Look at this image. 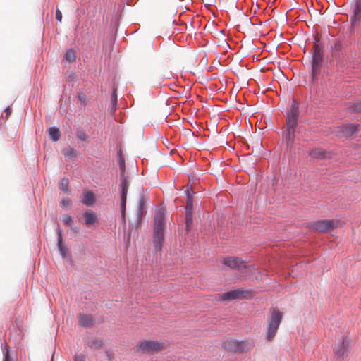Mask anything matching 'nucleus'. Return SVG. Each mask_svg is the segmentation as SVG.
<instances>
[{
    "mask_svg": "<svg viewBox=\"0 0 361 361\" xmlns=\"http://www.w3.org/2000/svg\"><path fill=\"white\" fill-rule=\"evenodd\" d=\"M5 111L6 113V116H8L10 114V112H11L10 111V108L9 107L6 108Z\"/></svg>",
    "mask_w": 361,
    "mask_h": 361,
    "instance_id": "38",
    "label": "nucleus"
},
{
    "mask_svg": "<svg viewBox=\"0 0 361 361\" xmlns=\"http://www.w3.org/2000/svg\"><path fill=\"white\" fill-rule=\"evenodd\" d=\"M84 224L87 226L95 224L98 221L97 216L93 210L89 209L84 213Z\"/></svg>",
    "mask_w": 361,
    "mask_h": 361,
    "instance_id": "12",
    "label": "nucleus"
},
{
    "mask_svg": "<svg viewBox=\"0 0 361 361\" xmlns=\"http://www.w3.org/2000/svg\"><path fill=\"white\" fill-rule=\"evenodd\" d=\"M324 56V49L319 41L315 39L314 44V54L312 63V75L314 78L322 64V59Z\"/></svg>",
    "mask_w": 361,
    "mask_h": 361,
    "instance_id": "5",
    "label": "nucleus"
},
{
    "mask_svg": "<svg viewBox=\"0 0 361 361\" xmlns=\"http://www.w3.org/2000/svg\"><path fill=\"white\" fill-rule=\"evenodd\" d=\"M4 361H13V358L10 356L8 349L5 353Z\"/></svg>",
    "mask_w": 361,
    "mask_h": 361,
    "instance_id": "33",
    "label": "nucleus"
},
{
    "mask_svg": "<svg viewBox=\"0 0 361 361\" xmlns=\"http://www.w3.org/2000/svg\"><path fill=\"white\" fill-rule=\"evenodd\" d=\"M78 98L81 102H85V95L83 93H81L78 95Z\"/></svg>",
    "mask_w": 361,
    "mask_h": 361,
    "instance_id": "37",
    "label": "nucleus"
},
{
    "mask_svg": "<svg viewBox=\"0 0 361 361\" xmlns=\"http://www.w3.org/2000/svg\"><path fill=\"white\" fill-rule=\"evenodd\" d=\"M257 142H258V144L259 145L260 147L262 146V141L260 140H258Z\"/></svg>",
    "mask_w": 361,
    "mask_h": 361,
    "instance_id": "40",
    "label": "nucleus"
},
{
    "mask_svg": "<svg viewBox=\"0 0 361 361\" xmlns=\"http://www.w3.org/2000/svg\"><path fill=\"white\" fill-rule=\"evenodd\" d=\"M68 179L63 178L61 180L59 188L65 192H68Z\"/></svg>",
    "mask_w": 361,
    "mask_h": 361,
    "instance_id": "25",
    "label": "nucleus"
},
{
    "mask_svg": "<svg viewBox=\"0 0 361 361\" xmlns=\"http://www.w3.org/2000/svg\"><path fill=\"white\" fill-rule=\"evenodd\" d=\"M188 197H187V205L185 207L186 212L192 213V197L189 192V189L188 190Z\"/></svg>",
    "mask_w": 361,
    "mask_h": 361,
    "instance_id": "22",
    "label": "nucleus"
},
{
    "mask_svg": "<svg viewBox=\"0 0 361 361\" xmlns=\"http://www.w3.org/2000/svg\"><path fill=\"white\" fill-rule=\"evenodd\" d=\"M119 167L121 170V178H123V174H125V162L122 158L120 159L119 161Z\"/></svg>",
    "mask_w": 361,
    "mask_h": 361,
    "instance_id": "28",
    "label": "nucleus"
},
{
    "mask_svg": "<svg viewBox=\"0 0 361 361\" xmlns=\"http://www.w3.org/2000/svg\"><path fill=\"white\" fill-rule=\"evenodd\" d=\"M49 135L50 138L54 142H56L60 138V130L59 128L56 127H51L48 130Z\"/></svg>",
    "mask_w": 361,
    "mask_h": 361,
    "instance_id": "17",
    "label": "nucleus"
},
{
    "mask_svg": "<svg viewBox=\"0 0 361 361\" xmlns=\"http://www.w3.org/2000/svg\"><path fill=\"white\" fill-rule=\"evenodd\" d=\"M57 245L59 250L63 257H66L68 253L67 248L63 245V238H62V230L59 227L57 230Z\"/></svg>",
    "mask_w": 361,
    "mask_h": 361,
    "instance_id": "15",
    "label": "nucleus"
},
{
    "mask_svg": "<svg viewBox=\"0 0 361 361\" xmlns=\"http://www.w3.org/2000/svg\"><path fill=\"white\" fill-rule=\"evenodd\" d=\"M111 102L114 103V105L117 104V93L116 90L114 89L111 96Z\"/></svg>",
    "mask_w": 361,
    "mask_h": 361,
    "instance_id": "29",
    "label": "nucleus"
},
{
    "mask_svg": "<svg viewBox=\"0 0 361 361\" xmlns=\"http://www.w3.org/2000/svg\"><path fill=\"white\" fill-rule=\"evenodd\" d=\"M359 126L350 124L348 126H342L338 127V132L342 133V136L349 137L351 136L355 131H357Z\"/></svg>",
    "mask_w": 361,
    "mask_h": 361,
    "instance_id": "13",
    "label": "nucleus"
},
{
    "mask_svg": "<svg viewBox=\"0 0 361 361\" xmlns=\"http://www.w3.org/2000/svg\"><path fill=\"white\" fill-rule=\"evenodd\" d=\"M224 348L228 351L245 352L249 349L246 341H238L233 339H228L224 343Z\"/></svg>",
    "mask_w": 361,
    "mask_h": 361,
    "instance_id": "8",
    "label": "nucleus"
},
{
    "mask_svg": "<svg viewBox=\"0 0 361 361\" xmlns=\"http://www.w3.org/2000/svg\"><path fill=\"white\" fill-rule=\"evenodd\" d=\"M62 154L65 157V158L68 159H71L73 158H75L78 155V152L76 150L73 148H66L62 150Z\"/></svg>",
    "mask_w": 361,
    "mask_h": 361,
    "instance_id": "18",
    "label": "nucleus"
},
{
    "mask_svg": "<svg viewBox=\"0 0 361 361\" xmlns=\"http://www.w3.org/2000/svg\"><path fill=\"white\" fill-rule=\"evenodd\" d=\"M299 116V104L295 100H293L289 111L287 113L286 125L287 133L286 139L287 142H293L295 138V131L298 126Z\"/></svg>",
    "mask_w": 361,
    "mask_h": 361,
    "instance_id": "2",
    "label": "nucleus"
},
{
    "mask_svg": "<svg viewBox=\"0 0 361 361\" xmlns=\"http://www.w3.org/2000/svg\"><path fill=\"white\" fill-rule=\"evenodd\" d=\"M145 200H145V197L144 196H142L140 198V202H139V206H140V210H142L144 204H145Z\"/></svg>",
    "mask_w": 361,
    "mask_h": 361,
    "instance_id": "34",
    "label": "nucleus"
},
{
    "mask_svg": "<svg viewBox=\"0 0 361 361\" xmlns=\"http://www.w3.org/2000/svg\"><path fill=\"white\" fill-rule=\"evenodd\" d=\"M116 108H117V104H115V106L114 105V103H111V107H109V111L111 114H113L115 111L116 110Z\"/></svg>",
    "mask_w": 361,
    "mask_h": 361,
    "instance_id": "36",
    "label": "nucleus"
},
{
    "mask_svg": "<svg viewBox=\"0 0 361 361\" xmlns=\"http://www.w3.org/2000/svg\"><path fill=\"white\" fill-rule=\"evenodd\" d=\"M102 345V341L99 338L92 340L88 343V346L92 348H99Z\"/></svg>",
    "mask_w": 361,
    "mask_h": 361,
    "instance_id": "24",
    "label": "nucleus"
},
{
    "mask_svg": "<svg viewBox=\"0 0 361 361\" xmlns=\"http://www.w3.org/2000/svg\"><path fill=\"white\" fill-rule=\"evenodd\" d=\"M127 176L125 174H123V178H121V184L120 188L121 192V209L123 216H125V210H126V196L128 192V189L129 187V182L127 179Z\"/></svg>",
    "mask_w": 361,
    "mask_h": 361,
    "instance_id": "9",
    "label": "nucleus"
},
{
    "mask_svg": "<svg viewBox=\"0 0 361 361\" xmlns=\"http://www.w3.org/2000/svg\"><path fill=\"white\" fill-rule=\"evenodd\" d=\"M341 226L342 222L340 219H323L313 222L310 225V228L320 233H328Z\"/></svg>",
    "mask_w": 361,
    "mask_h": 361,
    "instance_id": "4",
    "label": "nucleus"
},
{
    "mask_svg": "<svg viewBox=\"0 0 361 361\" xmlns=\"http://www.w3.org/2000/svg\"><path fill=\"white\" fill-rule=\"evenodd\" d=\"M70 202H71V200L68 198H63L61 201L60 204H61V207L66 208L69 206Z\"/></svg>",
    "mask_w": 361,
    "mask_h": 361,
    "instance_id": "30",
    "label": "nucleus"
},
{
    "mask_svg": "<svg viewBox=\"0 0 361 361\" xmlns=\"http://www.w3.org/2000/svg\"><path fill=\"white\" fill-rule=\"evenodd\" d=\"M350 109L355 112H361V102L353 104Z\"/></svg>",
    "mask_w": 361,
    "mask_h": 361,
    "instance_id": "27",
    "label": "nucleus"
},
{
    "mask_svg": "<svg viewBox=\"0 0 361 361\" xmlns=\"http://www.w3.org/2000/svg\"><path fill=\"white\" fill-rule=\"evenodd\" d=\"M247 295H248V293L241 290V289H237L231 290L226 293H224L221 294H217L216 295V300L219 301H224V300H233L235 299H243L247 297Z\"/></svg>",
    "mask_w": 361,
    "mask_h": 361,
    "instance_id": "7",
    "label": "nucleus"
},
{
    "mask_svg": "<svg viewBox=\"0 0 361 361\" xmlns=\"http://www.w3.org/2000/svg\"><path fill=\"white\" fill-rule=\"evenodd\" d=\"M283 314L277 308H271L269 311V316L267 320V338L271 341L276 336L281 322L282 320Z\"/></svg>",
    "mask_w": 361,
    "mask_h": 361,
    "instance_id": "3",
    "label": "nucleus"
},
{
    "mask_svg": "<svg viewBox=\"0 0 361 361\" xmlns=\"http://www.w3.org/2000/svg\"><path fill=\"white\" fill-rule=\"evenodd\" d=\"M309 155L313 158H317V159L322 158L325 155V152L322 149L316 148V149L311 150L309 152Z\"/></svg>",
    "mask_w": 361,
    "mask_h": 361,
    "instance_id": "20",
    "label": "nucleus"
},
{
    "mask_svg": "<svg viewBox=\"0 0 361 361\" xmlns=\"http://www.w3.org/2000/svg\"><path fill=\"white\" fill-rule=\"evenodd\" d=\"M78 318L80 326L90 327L93 324L94 320L91 315L80 313L78 314Z\"/></svg>",
    "mask_w": 361,
    "mask_h": 361,
    "instance_id": "14",
    "label": "nucleus"
},
{
    "mask_svg": "<svg viewBox=\"0 0 361 361\" xmlns=\"http://www.w3.org/2000/svg\"><path fill=\"white\" fill-rule=\"evenodd\" d=\"M166 348L164 343H160L157 341H143L137 345V349L144 353H156L161 351Z\"/></svg>",
    "mask_w": 361,
    "mask_h": 361,
    "instance_id": "6",
    "label": "nucleus"
},
{
    "mask_svg": "<svg viewBox=\"0 0 361 361\" xmlns=\"http://www.w3.org/2000/svg\"><path fill=\"white\" fill-rule=\"evenodd\" d=\"M71 230H73V232L76 233V232L78 231V228H77V227H74V228H73V227H71Z\"/></svg>",
    "mask_w": 361,
    "mask_h": 361,
    "instance_id": "39",
    "label": "nucleus"
},
{
    "mask_svg": "<svg viewBox=\"0 0 361 361\" xmlns=\"http://www.w3.org/2000/svg\"><path fill=\"white\" fill-rule=\"evenodd\" d=\"M166 227L164 212L159 209L155 213L154 219L153 244L156 251H161L162 249Z\"/></svg>",
    "mask_w": 361,
    "mask_h": 361,
    "instance_id": "1",
    "label": "nucleus"
},
{
    "mask_svg": "<svg viewBox=\"0 0 361 361\" xmlns=\"http://www.w3.org/2000/svg\"><path fill=\"white\" fill-rule=\"evenodd\" d=\"M94 195L92 192L87 191L84 193V199L82 202L85 205L90 206L94 202Z\"/></svg>",
    "mask_w": 361,
    "mask_h": 361,
    "instance_id": "19",
    "label": "nucleus"
},
{
    "mask_svg": "<svg viewBox=\"0 0 361 361\" xmlns=\"http://www.w3.org/2000/svg\"><path fill=\"white\" fill-rule=\"evenodd\" d=\"M361 19V0H356L355 6L354 8V14L353 16V21L360 20Z\"/></svg>",
    "mask_w": 361,
    "mask_h": 361,
    "instance_id": "16",
    "label": "nucleus"
},
{
    "mask_svg": "<svg viewBox=\"0 0 361 361\" xmlns=\"http://www.w3.org/2000/svg\"><path fill=\"white\" fill-rule=\"evenodd\" d=\"M74 361H85V356L82 355H77L74 357Z\"/></svg>",
    "mask_w": 361,
    "mask_h": 361,
    "instance_id": "35",
    "label": "nucleus"
},
{
    "mask_svg": "<svg viewBox=\"0 0 361 361\" xmlns=\"http://www.w3.org/2000/svg\"><path fill=\"white\" fill-rule=\"evenodd\" d=\"M75 58H76V54H75V50H73V49H70L66 51V53L64 56L63 60H66L70 63H72L75 61Z\"/></svg>",
    "mask_w": 361,
    "mask_h": 361,
    "instance_id": "21",
    "label": "nucleus"
},
{
    "mask_svg": "<svg viewBox=\"0 0 361 361\" xmlns=\"http://www.w3.org/2000/svg\"><path fill=\"white\" fill-rule=\"evenodd\" d=\"M223 264L232 269H241L245 267V262L240 258L236 257H224L222 261Z\"/></svg>",
    "mask_w": 361,
    "mask_h": 361,
    "instance_id": "11",
    "label": "nucleus"
},
{
    "mask_svg": "<svg viewBox=\"0 0 361 361\" xmlns=\"http://www.w3.org/2000/svg\"><path fill=\"white\" fill-rule=\"evenodd\" d=\"M185 224H186V229L189 230L191 225L192 224V213L186 212L185 214Z\"/></svg>",
    "mask_w": 361,
    "mask_h": 361,
    "instance_id": "26",
    "label": "nucleus"
},
{
    "mask_svg": "<svg viewBox=\"0 0 361 361\" xmlns=\"http://www.w3.org/2000/svg\"><path fill=\"white\" fill-rule=\"evenodd\" d=\"M56 18L59 22L62 20V13L59 9L56 11Z\"/></svg>",
    "mask_w": 361,
    "mask_h": 361,
    "instance_id": "32",
    "label": "nucleus"
},
{
    "mask_svg": "<svg viewBox=\"0 0 361 361\" xmlns=\"http://www.w3.org/2000/svg\"><path fill=\"white\" fill-rule=\"evenodd\" d=\"M87 137V135L83 131H79L77 133V137L80 140H85Z\"/></svg>",
    "mask_w": 361,
    "mask_h": 361,
    "instance_id": "31",
    "label": "nucleus"
},
{
    "mask_svg": "<svg viewBox=\"0 0 361 361\" xmlns=\"http://www.w3.org/2000/svg\"><path fill=\"white\" fill-rule=\"evenodd\" d=\"M61 221L67 226H71L73 224V219L69 214H65L61 216Z\"/></svg>",
    "mask_w": 361,
    "mask_h": 361,
    "instance_id": "23",
    "label": "nucleus"
},
{
    "mask_svg": "<svg viewBox=\"0 0 361 361\" xmlns=\"http://www.w3.org/2000/svg\"><path fill=\"white\" fill-rule=\"evenodd\" d=\"M350 350V340L348 338L343 337L336 344L334 351L338 357L345 356Z\"/></svg>",
    "mask_w": 361,
    "mask_h": 361,
    "instance_id": "10",
    "label": "nucleus"
}]
</instances>
